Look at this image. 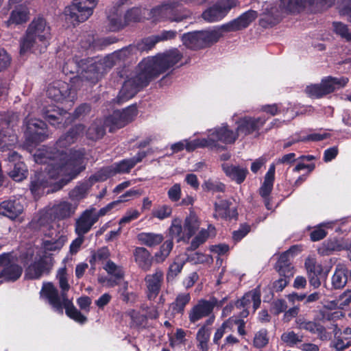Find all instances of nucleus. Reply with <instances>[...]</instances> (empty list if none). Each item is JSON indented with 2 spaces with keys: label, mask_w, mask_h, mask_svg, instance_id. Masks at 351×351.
Segmentation results:
<instances>
[{
  "label": "nucleus",
  "mask_w": 351,
  "mask_h": 351,
  "mask_svg": "<svg viewBox=\"0 0 351 351\" xmlns=\"http://www.w3.org/2000/svg\"><path fill=\"white\" fill-rule=\"evenodd\" d=\"M182 54L178 49H173L155 56L143 59L138 64V73L126 80L116 98V103L122 104L134 97L140 90L147 86L154 78L165 73L178 63Z\"/></svg>",
  "instance_id": "nucleus-1"
},
{
  "label": "nucleus",
  "mask_w": 351,
  "mask_h": 351,
  "mask_svg": "<svg viewBox=\"0 0 351 351\" xmlns=\"http://www.w3.org/2000/svg\"><path fill=\"white\" fill-rule=\"evenodd\" d=\"M58 161H49L47 162V167L46 171L48 176L52 179L61 178L51 185V191L56 192L61 190L64 186L68 184L73 179L85 169V166L82 165V157H71L69 158L66 153L62 152L58 153L54 158Z\"/></svg>",
  "instance_id": "nucleus-2"
},
{
  "label": "nucleus",
  "mask_w": 351,
  "mask_h": 351,
  "mask_svg": "<svg viewBox=\"0 0 351 351\" xmlns=\"http://www.w3.org/2000/svg\"><path fill=\"white\" fill-rule=\"evenodd\" d=\"M51 36V27L46 20L41 16L34 19L20 40V54L23 55L34 47L44 53L49 45Z\"/></svg>",
  "instance_id": "nucleus-3"
},
{
  "label": "nucleus",
  "mask_w": 351,
  "mask_h": 351,
  "mask_svg": "<svg viewBox=\"0 0 351 351\" xmlns=\"http://www.w3.org/2000/svg\"><path fill=\"white\" fill-rule=\"evenodd\" d=\"M85 126L83 124H76L71 127L69 130L64 134L62 135L56 141L53 147H51L49 150L40 151L34 154L35 161L37 163H47L49 161L58 162L57 159L54 158L58 153L62 152L66 153L69 158L71 157L77 158L82 156L84 159V155L79 152H75L71 156L68 155L67 148L73 143H74L78 137L84 133Z\"/></svg>",
  "instance_id": "nucleus-4"
},
{
  "label": "nucleus",
  "mask_w": 351,
  "mask_h": 351,
  "mask_svg": "<svg viewBox=\"0 0 351 351\" xmlns=\"http://www.w3.org/2000/svg\"><path fill=\"white\" fill-rule=\"evenodd\" d=\"M258 16L256 11L249 10L237 19L211 31H201L204 48L209 47L223 37V32H237L247 28Z\"/></svg>",
  "instance_id": "nucleus-5"
},
{
  "label": "nucleus",
  "mask_w": 351,
  "mask_h": 351,
  "mask_svg": "<svg viewBox=\"0 0 351 351\" xmlns=\"http://www.w3.org/2000/svg\"><path fill=\"white\" fill-rule=\"evenodd\" d=\"M298 248L297 245H292L288 250L282 252L275 266V269L280 275V278L272 283V290L276 292L282 291L289 283L294 275V267L292 266L289 254L293 253Z\"/></svg>",
  "instance_id": "nucleus-6"
},
{
  "label": "nucleus",
  "mask_w": 351,
  "mask_h": 351,
  "mask_svg": "<svg viewBox=\"0 0 351 351\" xmlns=\"http://www.w3.org/2000/svg\"><path fill=\"white\" fill-rule=\"evenodd\" d=\"M76 2L66 6L64 14L66 19L74 26L86 21L93 13L99 0H75Z\"/></svg>",
  "instance_id": "nucleus-7"
},
{
  "label": "nucleus",
  "mask_w": 351,
  "mask_h": 351,
  "mask_svg": "<svg viewBox=\"0 0 351 351\" xmlns=\"http://www.w3.org/2000/svg\"><path fill=\"white\" fill-rule=\"evenodd\" d=\"M17 117L13 113L0 114V150H10L17 143L14 127L17 125Z\"/></svg>",
  "instance_id": "nucleus-8"
},
{
  "label": "nucleus",
  "mask_w": 351,
  "mask_h": 351,
  "mask_svg": "<svg viewBox=\"0 0 351 351\" xmlns=\"http://www.w3.org/2000/svg\"><path fill=\"white\" fill-rule=\"evenodd\" d=\"M25 141L29 145H37L49 137V130L46 123L39 119L26 117L24 119Z\"/></svg>",
  "instance_id": "nucleus-9"
},
{
  "label": "nucleus",
  "mask_w": 351,
  "mask_h": 351,
  "mask_svg": "<svg viewBox=\"0 0 351 351\" xmlns=\"http://www.w3.org/2000/svg\"><path fill=\"white\" fill-rule=\"evenodd\" d=\"M335 0H281L280 7L287 13H299L307 5L322 12L335 4Z\"/></svg>",
  "instance_id": "nucleus-10"
},
{
  "label": "nucleus",
  "mask_w": 351,
  "mask_h": 351,
  "mask_svg": "<svg viewBox=\"0 0 351 351\" xmlns=\"http://www.w3.org/2000/svg\"><path fill=\"white\" fill-rule=\"evenodd\" d=\"M138 114L136 104H132L122 110H116L108 116L104 124L109 128V132H113L131 123Z\"/></svg>",
  "instance_id": "nucleus-11"
},
{
  "label": "nucleus",
  "mask_w": 351,
  "mask_h": 351,
  "mask_svg": "<svg viewBox=\"0 0 351 351\" xmlns=\"http://www.w3.org/2000/svg\"><path fill=\"white\" fill-rule=\"evenodd\" d=\"M54 259L51 254L45 252L38 258L28 265L25 276L29 280H38L44 275H49L53 267Z\"/></svg>",
  "instance_id": "nucleus-12"
},
{
  "label": "nucleus",
  "mask_w": 351,
  "mask_h": 351,
  "mask_svg": "<svg viewBox=\"0 0 351 351\" xmlns=\"http://www.w3.org/2000/svg\"><path fill=\"white\" fill-rule=\"evenodd\" d=\"M40 294L47 298L49 303L58 311L61 313H63V308L66 309L74 306L71 300H69L67 293H60L59 295L58 289L55 287L53 284L50 282H44L40 291Z\"/></svg>",
  "instance_id": "nucleus-13"
},
{
  "label": "nucleus",
  "mask_w": 351,
  "mask_h": 351,
  "mask_svg": "<svg viewBox=\"0 0 351 351\" xmlns=\"http://www.w3.org/2000/svg\"><path fill=\"white\" fill-rule=\"evenodd\" d=\"M41 116L45 121L57 128H65L72 123L70 113L56 105L44 106L41 110Z\"/></svg>",
  "instance_id": "nucleus-14"
},
{
  "label": "nucleus",
  "mask_w": 351,
  "mask_h": 351,
  "mask_svg": "<svg viewBox=\"0 0 351 351\" xmlns=\"http://www.w3.org/2000/svg\"><path fill=\"white\" fill-rule=\"evenodd\" d=\"M76 91L72 86L62 80H56L49 84L47 89V95L56 102H74Z\"/></svg>",
  "instance_id": "nucleus-15"
},
{
  "label": "nucleus",
  "mask_w": 351,
  "mask_h": 351,
  "mask_svg": "<svg viewBox=\"0 0 351 351\" xmlns=\"http://www.w3.org/2000/svg\"><path fill=\"white\" fill-rule=\"evenodd\" d=\"M237 0H222L203 12L202 16L207 22L213 23L221 20L226 14L237 6Z\"/></svg>",
  "instance_id": "nucleus-16"
},
{
  "label": "nucleus",
  "mask_w": 351,
  "mask_h": 351,
  "mask_svg": "<svg viewBox=\"0 0 351 351\" xmlns=\"http://www.w3.org/2000/svg\"><path fill=\"white\" fill-rule=\"evenodd\" d=\"M267 121V119L265 117L245 116L241 117L237 121L238 135L248 136L254 132L258 134L259 130L263 127Z\"/></svg>",
  "instance_id": "nucleus-17"
},
{
  "label": "nucleus",
  "mask_w": 351,
  "mask_h": 351,
  "mask_svg": "<svg viewBox=\"0 0 351 351\" xmlns=\"http://www.w3.org/2000/svg\"><path fill=\"white\" fill-rule=\"evenodd\" d=\"M164 280L163 271L158 268L154 274H147L144 278L146 286V297L148 300H154L161 290Z\"/></svg>",
  "instance_id": "nucleus-18"
},
{
  "label": "nucleus",
  "mask_w": 351,
  "mask_h": 351,
  "mask_svg": "<svg viewBox=\"0 0 351 351\" xmlns=\"http://www.w3.org/2000/svg\"><path fill=\"white\" fill-rule=\"evenodd\" d=\"M304 266L311 286L318 288L321 285V280L326 278L328 271H324L323 266L317 263L314 258L306 259Z\"/></svg>",
  "instance_id": "nucleus-19"
},
{
  "label": "nucleus",
  "mask_w": 351,
  "mask_h": 351,
  "mask_svg": "<svg viewBox=\"0 0 351 351\" xmlns=\"http://www.w3.org/2000/svg\"><path fill=\"white\" fill-rule=\"evenodd\" d=\"M232 202L228 199H221L214 204L215 213L213 217L218 219L231 221L238 219V210L237 207L232 206Z\"/></svg>",
  "instance_id": "nucleus-20"
},
{
  "label": "nucleus",
  "mask_w": 351,
  "mask_h": 351,
  "mask_svg": "<svg viewBox=\"0 0 351 351\" xmlns=\"http://www.w3.org/2000/svg\"><path fill=\"white\" fill-rule=\"evenodd\" d=\"M295 324L298 329L309 332L312 335H317L322 341L328 339V333L326 328L319 322L310 321L304 316H299L295 319Z\"/></svg>",
  "instance_id": "nucleus-21"
},
{
  "label": "nucleus",
  "mask_w": 351,
  "mask_h": 351,
  "mask_svg": "<svg viewBox=\"0 0 351 351\" xmlns=\"http://www.w3.org/2000/svg\"><path fill=\"white\" fill-rule=\"evenodd\" d=\"M11 258V253H8V261L1 265L3 268L0 270V278H3L4 282H15L23 273L22 267L12 261Z\"/></svg>",
  "instance_id": "nucleus-22"
},
{
  "label": "nucleus",
  "mask_w": 351,
  "mask_h": 351,
  "mask_svg": "<svg viewBox=\"0 0 351 351\" xmlns=\"http://www.w3.org/2000/svg\"><path fill=\"white\" fill-rule=\"evenodd\" d=\"M97 221L91 210H84L75 223V232L78 237H84Z\"/></svg>",
  "instance_id": "nucleus-23"
},
{
  "label": "nucleus",
  "mask_w": 351,
  "mask_h": 351,
  "mask_svg": "<svg viewBox=\"0 0 351 351\" xmlns=\"http://www.w3.org/2000/svg\"><path fill=\"white\" fill-rule=\"evenodd\" d=\"M23 211V205L19 199H9L0 203V215L10 219H16Z\"/></svg>",
  "instance_id": "nucleus-24"
},
{
  "label": "nucleus",
  "mask_w": 351,
  "mask_h": 351,
  "mask_svg": "<svg viewBox=\"0 0 351 351\" xmlns=\"http://www.w3.org/2000/svg\"><path fill=\"white\" fill-rule=\"evenodd\" d=\"M160 13L171 22H180L187 18L182 7L178 2L165 4L160 9Z\"/></svg>",
  "instance_id": "nucleus-25"
},
{
  "label": "nucleus",
  "mask_w": 351,
  "mask_h": 351,
  "mask_svg": "<svg viewBox=\"0 0 351 351\" xmlns=\"http://www.w3.org/2000/svg\"><path fill=\"white\" fill-rule=\"evenodd\" d=\"M210 136L215 139V141H220L225 144H233L239 137L237 131L230 129L227 123L215 128Z\"/></svg>",
  "instance_id": "nucleus-26"
},
{
  "label": "nucleus",
  "mask_w": 351,
  "mask_h": 351,
  "mask_svg": "<svg viewBox=\"0 0 351 351\" xmlns=\"http://www.w3.org/2000/svg\"><path fill=\"white\" fill-rule=\"evenodd\" d=\"M261 296L260 287L258 286L255 289L245 293L241 299L237 300L235 302V306L237 308H249L252 302L254 312H255L260 307L261 303Z\"/></svg>",
  "instance_id": "nucleus-27"
},
{
  "label": "nucleus",
  "mask_w": 351,
  "mask_h": 351,
  "mask_svg": "<svg viewBox=\"0 0 351 351\" xmlns=\"http://www.w3.org/2000/svg\"><path fill=\"white\" fill-rule=\"evenodd\" d=\"M213 312L212 306L207 300L201 299L190 311L189 319L191 323H195L203 317L209 316Z\"/></svg>",
  "instance_id": "nucleus-28"
},
{
  "label": "nucleus",
  "mask_w": 351,
  "mask_h": 351,
  "mask_svg": "<svg viewBox=\"0 0 351 351\" xmlns=\"http://www.w3.org/2000/svg\"><path fill=\"white\" fill-rule=\"evenodd\" d=\"M222 169L227 177L238 184H242L249 173L246 167L228 163L222 165Z\"/></svg>",
  "instance_id": "nucleus-29"
},
{
  "label": "nucleus",
  "mask_w": 351,
  "mask_h": 351,
  "mask_svg": "<svg viewBox=\"0 0 351 351\" xmlns=\"http://www.w3.org/2000/svg\"><path fill=\"white\" fill-rule=\"evenodd\" d=\"M134 261L138 267L144 271L151 269L153 263V257L151 253L143 247H136L133 251Z\"/></svg>",
  "instance_id": "nucleus-30"
},
{
  "label": "nucleus",
  "mask_w": 351,
  "mask_h": 351,
  "mask_svg": "<svg viewBox=\"0 0 351 351\" xmlns=\"http://www.w3.org/2000/svg\"><path fill=\"white\" fill-rule=\"evenodd\" d=\"M348 81V78L346 77H335L327 76L324 77L320 83L326 95H328L333 93L337 89L345 87Z\"/></svg>",
  "instance_id": "nucleus-31"
},
{
  "label": "nucleus",
  "mask_w": 351,
  "mask_h": 351,
  "mask_svg": "<svg viewBox=\"0 0 351 351\" xmlns=\"http://www.w3.org/2000/svg\"><path fill=\"white\" fill-rule=\"evenodd\" d=\"M275 164L272 163L269 165V169L265 175L264 181L258 190L259 195L263 198L269 197L272 191L275 180Z\"/></svg>",
  "instance_id": "nucleus-32"
},
{
  "label": "nucleus",
  "mask_w": 351,
  "mask_h": 351,
  "mask_svg": "<svg viewBox=\"0 0 351 351\" xmlns=\"http://www.w3.org/2000/svg\"><path fill=\"white\" fill-rule=\"evenodd\" d=\"M76 207L73 206L71 203L63 201L53 206V213L56 219L62 220L71 217Z\"/></svg>",
  "instance_id": "nucleus-33"
},
{
  "label": "nucleus",
  "mask_w": 351,
  "mask_h": 351,
  "mask_svg": "<svg viewBox=\"0 0 351 351\" xmlns=\"http://www.w3.org/2000/svg\"><path fill=\"white\" fill-rule=\"evenodd\" d=\"M344 250L343 244L337 239H328L324 241L318 247L317 252L321 256H329L335 252H340Z\"/></svg>",
  "instance_id": "nucleus-34"
},
{
  "label": "nucleus",
  "mask_w": 351,
  "mask_h": 351,
  "mask_svg": "<svg viewBox=\"0 0 351 351\" xmlns=\"http://www.w3.org/2000/svg\"><path fill=\"white\" fill-rule=\"evenodd\" d=\"M200 32H188L182 37L183 44L189 49L197 50L204 49L202 37Z\"/></svg>",
  "instance_id": "nucleus-35"
},
{
  "label": "nucleus",
  "mask_w": 351,
  "mask_h": 351,
  "mask_svg": "<svg viewBox=\"0 0 351 351\" xmlns=\"http://www.w3.org/2000/svg\"><path fill=\"white\" fill-rule=\"evenodd\" d=\"M348 269L343 266L338 265L332 276V286L335 289H343L347 283Z\"/></svg>",
  "instance_id": "nucleus-36"
},
{
  "label": "nucleus",
  "mask_w": 351,
  "mask_h": 351,
  "mask_svg": "<svg viewBox=\"0 0 351 351\" xmlns=\"http://www.w3.org/2000/svg\"><path fill=\"white\" fill-rule=\"evenodd\" d=\"M29 12L27 8L19 7L12 11L8 20L5 22L7 26L10 25H20L27 22L29 19Z\"/></svg>",
  "instance_id": "nucleus-37"
},
{
  "label": "nucleus",
  "mask_w": 351,
  "mask_h": 351,
  "mask_svg": "<svg viewBox=\"0 0 351 351\" xmlns=\"http://www.w3.org/2000/svg\"><path fill=\"white\" fill-rule=\"evenodd\" d=\"M199 225L200 223L198 217L194 213H190L189 215L185 218L183 226L184 237L185 239H187L188 242L199 229Z\"/></svg>",
  "instance_id": "nucleus-38"
},
{
  "label": "nucleus",
  "mask_w": 351,
  "mask_h": 351,
  "mask_svg": "<svg viewBox=\"0 0 351 351\" xmlns=\"http://www.w3.org/2000/svg\"><path fill=\"white\" fill-rule=\"evenodd\" d=\"M137 239L141 244L152 247L160 244L164 237L162 234L143 232L137 234Z\"/></svg>",
  "instance_id": "nucleus-39"
},
{
  "label": "nucleus",
  "mask_w": 351,
  "mask_h": 351,
  "mask_svg": "<svg viewBox=\"0 0 351 351\" xmlns=\"http://www.w3.org/2000/svg\"><path fill=\"white\" fill-rule=\"evenodd\" d=\"M168 232L170 239L173 240L176 238L178 243L180 241L188 243L187 239H185L184 226H182V220L180 218H174L171 221Z\"/></svg>",
  "instance_id": "nucleus-40"
},
{
  "label": "nucleus",
  "mask_w": 351,
  "mask_h": 351,
  "mask_svg": "<svg viewBox=\"0 0 351 351\" xmlns=\"http://www.w3.org/2000/svg\"><path fill=\"white\" fill-rule=\"evenodd\" d=\"M28 170L23 162L18 161L14 164L13 169L9 173L10 176L16 182H21L27 178Z\"/></svg>",
  "instance_id": "nucleus-41"
},
{
  "label": "nucleus",
  "mask_w": 351,
  "mask_h": 351,
  "mask_svg": "<svg viewBox=\"0 0 351 351\" xmlns=\"http://www.w3.org/2000/svg\"><path fill=\"white\" fill-rule=\"evenodd\" d=\"M114 176L111 165L102 167L93 175L89 177L90 184L98 182H104L110 178Z\"/></svg>",
  "instance_id": "nucleus-42"
},
{
  "label": "nucleus",
  "mask_w": 351,
  "mask_h": 351,
  "mask_svg": "<svg viewBox=\"0 0 351 351\" xmlns=\"http://www.w3.org/2000/svg\"><path fill=\"white\" fill-rule=\"evenodd\" d=\"M202 188L205 192L224 193L226 191V184L219 180L209 178L205 180L202 184Z\"/></svg>",
  "instance_id": "nucleus-43"
},
{
  "label": "nucleus",
  "mask_w": 351,
  "mask_h": 351,
  "mask_svg": "<svg viewBox=\"0 0 351 351\" xmlns=\"http://www.w3.org/2000/svg\"><path fill=\"white\" fill-rule=\"evenodd\" d=\"M106 125L93 123L86 131V136L92 141H97L103 138L106 134Z\"/></svg>",
  "instance_id": "nucleus-44"
},
{
  "label": "nucleus",
  "mask_w": 351,
  "mask_h": 351,
  "mask_svg": "<svg viewBox=\"0 0 351 351\" xmlns=\"http://www.w3.org/2000/svg\"><path fill=\"white\" fill-rule=\"evenodd\" d=\"M191 296L189 293L179 294L171 306L174 314H182L186 304L190 302Z\"/></svg>",
  "instance_id": "nucleus-45"
},
{
  "label": "nucleus",
  "mask_w": 351,
  "mask_h": 351,
  "mask_svg": "<svg viewBox=\"0 0 351 351\" xmlns=\"http://www.w3.org/2000/svg\"><path fill=\"white\" fill-rule=\"evenodd\" d=\"M117 39L114 37H106L99 39H95L93 36H90L88 43L86 47L93 48L97 49H102L103 47H107L112 43H116Z\"/></svg>",
  "instance_id": "nucleus-46"
},
{
  "label": "nucleus",
  "mask_w": 351,
  "mask_h": 351,
  "mask_svg": "<svg viewBox=\"0 0 351 351\" xmlns=\"http://www.w3.org/2000/svg\"><path fill=\"white\" fill-rule=\"evenodd\" d=\"M332 25L335 34L340 36L346 42H351V31H350L346 24L340 21H334Z\"/></svg>",
  "instance_id": "nucleus-47"
},
{
  "label": "nucleus",
  "mask_w": 351,
  "mask_h": 351,
  "mask_svg": "<svg viewBox=\"0 0 351 351\" xmlns=\"http://www.w3.org/2000/svg\"><path fill=\"white\" fill-rule=\"evenodd\" d=\"M118 293L121 295V300L125 303L134 304L136 302L138 295L135 292L128 291V282L125 281L119 288Z\"/></svg>",
  "instance_id": "nucleus-48"
},
{
  "label": "nucleus",
  "mask_w": 351,
  "mask_h": 351,
  "mask_svg": "<svg viewBox=\"0 0 351 351\" xmlns=\"http://www.w3.org/2000/svg\"><path fill=\"white\" fill-rule=\"evenodd\" d=\"M91 185L92 184H89L87 182L79 184L69 192V195L70 198L74 200H79L84 198Z\"/></svg>",
  "instance_id": "nucleus-49"
},
{
  "label": "nucleus",
  "mask_w": 351,
  "mask_h": 351,
  "mask_svg": "<svg viewBox=\"0 0 351 351\" xmlns=\"http://www.w3.org/2000/svg\"><path fill=\"white\" fill-rule=\"evenodd\" d=\"M114 174L128 173L134 167L130 158L123 159L119 162H114L111 165Z\"/></svg>",
  "instance_id": "nucleus-50"
},
{
  "label": "nucleus",
  "mask_w": 351,
  "mask_h": 351,
  "mask_svg": "<svg viewBox=\"0 0 351 351\" xmlns=\"http://www.w3.org/2000/svg\"><path fill=\"white\" fill-rule=\"evenodd\" d=\"M173 247V239H167L160 247V250L155 254V257L158 262L164 261L169 255Z\"/></svg>",
  "instance_id": "nucleus-51"
},
{
  "label": "nucleus",
  "mask_w": 351,
  "mask_h": 351,
  "mask_svg": "<svg viewBox=\"0 0 351 351\" xmlns=\"http://www.w3.org/2000/svg\"><path fill=\"white\" fill-rule=\"evenodd\" d=\"M269 343L268 332L265 328L259 330L254 335L253 346L254 348L261 349Z\"/></svg>",
  "instance_id": "nucleus-52"
},
{
  "label": "nucleus",
  "mask_w": 351,
  "mask_h": 351,
  "mask_svg": "<svg viewBox=\"0 0 351 351\" xmlns=\"http://www.w3.org/2000/svg\"><path fill=\"white\" fill-rule=\"evenodd\" d=\"M326 228H328V223H321L314 227V229L310 233V239L313 242L319 241L324 239L328 232Z\"/></svg>",
  "instance_id": "nucleus-53"
},
{
  "label": "nucleus",
  "mask_w": 351,
  "mask_h": 351,
  "mask_svg": "<svg viewBox=\"0 0 351 351\" xmlns=\"http://www.w3.org/2000/svg\"><path fill=\"white\" fill-rule=\"evenodd\" d=\"M172 212L173 208L171 206L163 204L154 208L152 212V215L153 217L162 221L170 217L172 215Z\"/></svg>",
  "instance_id": "nucleus-54"
},
{
  "label": "nucleus",
  "mask_w": 351,
  "mask_h": 351,
  "mask_svg": "<svg viewBox=\"0 0 351 351\" xmlns=\"http://www.w3.org/2000/svg\"><path fill=\"white\" fill-rule=\"evenodd\" d=\"M305 93L311 98H321L326 95L322 84H315L307 86Z\"/></svg>",
  "instance_id": "nucleus-55"
},
{
  "label": "nucleus",
  "mask_w": 351,
  "mask_h": 351,
  "mask_svg": "<svg viewBox=\"0 0 351 351\" xmlns=\"http://www.w3.org/2000/svg\"><path fill=\"white\" fill-rule=\"evenodd\" d=\"M302 336L299 337L294 331L283 332L281 340L290 347H293L298 342L302 341Z\"/></svg>",
  "instance_id": "nucleus-56"
},
{
  "label": "nucleus",
  "mask_w": 351,
  "mask_h": 351,
  "mask_svg": "<svg viewBox=\"0 0 351 351\" xmlns=\"http://www.w3.org/2000/svg\"><path fill=\"white\" fill-rule=\"evenodd\" d=\"M251 230V226L247 223L240 224L239 228L232 232V240L234 243L241 241Z\"/></svg>",
  "instance_id": "nucleus-57"
},
{
  "label": "nucleus",
  "mask_w": 351,
  "mask_h": 351,
  "mask_svg": "<svg viewBox=\"0 0 351 351\" xmlns=\"http://www.w3.org/2000/svg\"><path fill=\"white\" fill-rule=\"evenodd\" d=\"M232 328V319L231 318H228L227 320L223 322L221 326L218 328L214 335L213 337V343L215 344H219V341L223 337L225 330L226 328L231 329Z\"/></svg>",
  "instance_id": "nucleus-58"
},
{
  "label": "nucleus",
  "mask_w": 351,
  "mask_h": 351,
  "mask_svg": "<svg viewBox=\"0 0 351 351\" xmlns=\"http://www.w3.org/2000/svg\"><path fill=\"white\" fill-rule=\"evenodd\" d=\"M130 316L131 318V326L140 328L141 327H145L144 324L146 323L147 317L145 315H142L138 312H135L132 311L130 313Z\"/></svg>",
  "instance_id": "nucleus-59"
},
{
  "label": "nucleus",
  "mask_w": 351,
  "mask_h": 351,
  "mask_svg": "<svg viewBox=\"0 0 351 351\" xmlns=\"http://www.w3.org/2000/svg\"><path fill=\"white\" fill-rule=\"evenodd\" d=\"M57 278L59 280V286L61 289V293L64 295L70 289V285L68 282L66 269L65 267L59 269Z\"/></svg>",
  "instance_id": "nucleus-60"
},
{
  "label": "nucleus",
  "mask_w": 351,
  "mask_h": 351,
  "mask_svg": "<svg viewBox=\"0 0 351 351\" xmlns=\"http://www.w3.org/2000/svg\"><path fill=\"white\" fill-rule=\"evenodd\" d=\"M65 313L69 318L81 324H84L87 321L86 317L77 310L75 306L66 309Z\"/></svg>",
  "instance_id": "nucleus-61"
},
{
  "label": "nucleus",
  "mask_w": 351,
  "mask_h": 351,
  "mask_svg": "<svg viewBox=\"0 0 351 351\" xmlns=\"http://www.w3.org/2000/svg\"><path fill=\"white\" fill-rule=\"evenodd\" d=\"M184 263L183 261H174L169 265V270L167 274V280H173L176 277L181 271L183 268Z\"/></svg>",
  "instance_id": "nucleus-62"
},
{
  "label": "nucleus",
  "mask_w": 351,
  "mask_h": 351,
  "mask_svg": "<svg viewBox=\"0 0 351 351\" xmlns=\"http://www.w3.org/2000/svg\"><path fill=\"white\" fill-rule=\"evenodd\" d=\"M124 18L127 23L138 22L141 19V10L138 8H132L126 12Z\"/></svg>",
  "instance_id": "nucleus-63"
},
{
  "label": "nucleus",
  "mask_w": 351,
  "mask_h": 351,
  "mask_svg": "<svg viewBox=\"0 0 351 351\" xmlns=\"http://www.w3.org/2000/svg\"><path fill=\"white\" fill-rule=\"evenodd\" d=\"M181 186L178 183L174 184L167 191V196L172 202H177L181 198Z\"/></svg>",
  "instance_id": "nucleus-64"
}]
</instances>
